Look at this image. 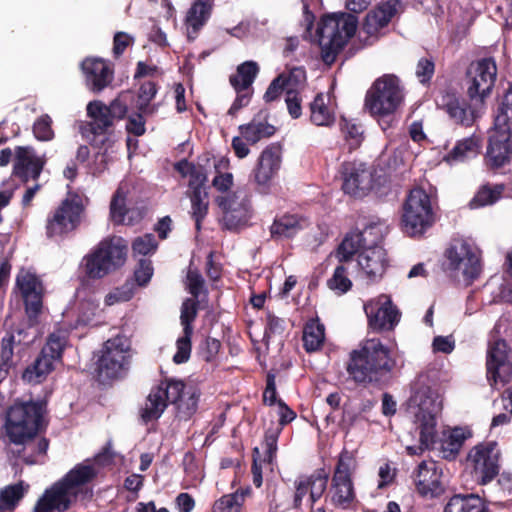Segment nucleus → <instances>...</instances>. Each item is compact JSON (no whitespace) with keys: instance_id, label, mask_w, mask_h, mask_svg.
Wrapping results in <instances>:
<instances>
[{"instance_id":"nucleus-1","label":"nucleus","mask_w":512,"mask_h":512,"mask_svg":"<svg viewBox=\"0 0 512 512\" xmlns=\"http://www.w3.org/2000/svg\"><path fill=\"white\" fill-rule=\"evenodd\" d=\"M43 405L40 402H16L6 411L4 431L10 443L24 445L31 449V453L22 455L23 461L28 465L38 464L40 455H45L49 442L41 438L37 444L30 443L37 435L42 423ZM27 447L23 449L26 450ZM19 456L20 451L18 452Z\"/></svg>"},{"instance_id":"nucleus-2","label":"nucleus","mask_w":512,"mask_h":512,"mask_svg":"<svg viewBox=\"0 0 512 512\" xmlns=\"http://www.w3.org/2000/svg\"><path fill=\"white\" fill-rule=\"evenodd\" d=\"M396 367L390 348L379 338L362 341L350 352L347 372L358 384H386Z\"/></svg>"},{"instance_id":"nucleus-3","label":"nucleus","mask_w":512,"mask_h":512,"mask_svg":"<svg viewBox=\"0 0 512 512\" xmlns=\"http://www.w3.org/2000/svg\"><path fill=\"white\" fill-rule=\"evenodd\" d=\"M500 451L495 441L475 446L468 454V461L474 469L478 482L487 486L485 495L495 503H503L512 495V473L503 472L495 484L489 485L499 473Z\"/></svg>"},{"instance_id":"nucleus-4","label":"nucleus","mask_w":512,"mask_h":512,"mask_svg":"<svg viewBox=\"0 0 512 512\" xmlns=\"http://www.w3.org/2000/svg\"><path fill=\"white\" fill-rule=\"evenodd\" d=\"M408 405L414 410V424L421 427L422 442L425 445L431 443L436 418L442 410V399L436 383L428 374H419L412 382Z\"/></svg>"},{"instance_id":"nucleus-5","label":"nucleus","mask_w":512,"mask_h":512,"mask_svg":"<svg viewBox=\"0 0 512 512\" xmlns=\"http://www.w3.org/2000/svg\"><path fill=\"white\" fill-rule=\"evenodd\" d=\"M512 82L506 90L494 117V127L488 138L485 161L489 168L498 169L512 158Z\"/></svg>"},{"instance_id":"nucleus-6","label":"nucleus","mask_w":512,"mask_h":512,"mask_svg":"<svg viewBox=\"0 0 512 512\" xmlns=\"http://www.w3.org/2000/svg\"><path fill=\"white\" fill-rule=\"evenodd\" d=\"M96 477L92 465L77 464L64 477L47 488L38 499L34 512H65L71 506V490L91 482Z\"/></svg>"},{"instance_id":"nucleus-7","label":"nucleus","mask_w":512,"mask_h":512,"mask_svg":"<svg viewBox=\"0 0 512 512\" xmlns=\"http://www.w3.org/2000/svg\"><path fill=\"white\" fill-rule=\"evenodd\" d=\"M357 19L351 14L340 13L325 15L317 25L316 34L321 46V58L332 65L347 41L354 36Z\"/></svg>"},{"instance_id":"nucleus-8","label":"nucleus","mask_w":512,"mask_h":512,"mask_svg":"<svg viewBox=\"0 0 512 512\" xmlns=\"http://www.w3.org/2000/svg\"><path fill=\"white\" fill-rule=\"evenodd\" d=\"M436 221L430 195L421 187L410 190L402 214V230L409 236H421Z\"/></svg>"},{"instance_id":"nucleus-9","label":"nucleus","mask_w":512,"mask_h":512,"mask_svg":"<svg viewBox=\"0 0 512 512\" xmlns=\"http://www.w3.org/2000/svg\"><path fill=\"white\" fill-rule=\"evenodd\" d=\"M402 101L399 78L385 74L377 78L367 91L365 107L373 116H388L396 112Z\"/></svg>"},{"instance_id":"nucleus-10","label":"nucleus","mask_w":512,"mask_h":512,"mask_svg":"<svg viewBox=\"0 0 512 512\" xmlns=\"http://www.w3.org/2000/svg\"><path fill=\"white\" fill-rule=\"evenodd\" d=\"M129 349V341L124 336H116L103 344L95 369L100 382L126 375L130 364Z\"/></svg>"},{"instance_id":"nucleus-11","label":"nucleus","mask_w":512,"mask_h":512,"mask_svg":"<svg viewBox=\"0 0 512 512\" xmlns=\"http://www.w3.org/2000/svg\"><path fill=\"white\" fill-rule=\"evenodd\" d=\"M384 223H370L363 231L347 233L337 248L335 256H384L386 251L382 246Z\"/></svg>"},{"instance_id":"nucleus-12","label":"nucleus","mask_w":512,"mask_h":512,"mask_svg":"<svg viewBox=\"0 0 512 512\" xmlns=\"http://www.w3.org/2000/svg\"><path fill=\"white\" fill-rule=\"evenodd\" d=\"M185 384L182 380L166 378L154 386L148 394L145 405L141 409V419L144 423L158 420L168 404H176L185 394Z\"/></svg>"},{"instance_id":"nucleus-13","label":"nucleus","mask_w":512,"mask_h":512,"mask_svg":"<svg viewBox=\"0 0 512 512\" xmlns=\"http://www.w3.org/2000/svg\"><path fill=\"white\" fill-rule=\"evenodd\" d=\"M84 211L82 196L76 192H68L67 197L47 218L46 235L53 238L72 232L80 225Z\"/></svg>"},{"instance_id":"nucleus-14","label":"nucleus","mask_w":512,"mask_h":512,"mask_svg":"<svg viewBox=\"0 0 512 512\" xmlns=\"http://www.w3.org/2000/svg\"><path fill=\"white\" fill-rule=\"evenodd\" d=\"M496 76L497 66L492 57L471 62L465 77L469 99L483 104L495 85Z\"/></svg>"},{"instance_id":"nucleus-15","label":"nucleus","mask_w":512,"mask_h":512,"mask_svg":"<svg viewBox=\"0 0 512 512\" xmlns=\"http://www.w3.org/2000/svg\"><path fill=\"white\" fill-rule=\"evenodd\" d=\"M216 204L222 212L223 225L228 230H238L248 225L252 216L249 194L244 189H237L225 196H217Z\"/></svg>"},{"instance_id":"nucleus-16","label":"nucleus","mask_w":512,"mask_h":512,"mask_svg":"<svg viewBox=\"0 0 512 512\" xmlns=\"http://www.w3.org/2000/svg\"><path fill=\"white\" fill-rule=\"evenodd\" d=\"M487 379L491 385L508 384L512 379V349L505 340L490 343L487 350Z\"/></svg>"},{"instance_id":"nucleus-17","label":"nucleus","mask_w":512,"mask_h":512,"mask_svg":"<svg viewBox=\"0 0 512 512\" xmlns=\"http://www.w3.org/2000/svg\"><path fill=\"white\" fill-rule=\"evenodd\" d=\"M238 130L240 135L233 137L231 145L236 157L239 159L249 155L250 149L248 144L255 145L276 133V127L268 123L267 119L261 120L257 117H254L249 123L240 125Z\"/></svg>"},{"instance_id":"nucleus-18","label":"nucleus","mask_w":512,"mask_h":512,"mask_svg":"<svg viewBox=\"0 0 512 512\" xmlns=\"http://www.w3.org/2000/svg\"><path fill=\"white\" fill-rule=\"evenodd\" d=\"M342 190L355 198L366 196L373 187V174L365 163L347 161L341 165Z\"/></svg>"},{"instance_id":"nucleus-19","label":"nucleus","mask_w":512,"mask_h":512,"mask_svg":"<svg viewBox=\"0 0 512 512\" xmlns=\"http://www.w3.org/2000/svg\"><path fill=\"white\" fill-rule=\"evenodd\" d=\"M282 146L279 143H271L260 154L257 166L254 170V180L259 191L266 193L271 181L278 174L281 167Z\"/></svg>"},{"instance_id":"nucleus-20","label":"nucleus","mask_w":512,"mask_h":512,"mask_svg":"<svg viewBox=\"0 0 512 512\" xmlns=\"http://www.w3.org/2000/svg\"><path fill=\"white\" fill-rule=\"evenodd\" d=\"M16 285L24 301L25 312L29 320H36L42 311V284L38 277L30 272L21 271L16 278Z\"/></svg>"},{"instance_id":"nucleus-21","label":"nucleus","mask_w":512,"mask_h":512,"mask_svg":"<svg viewBox=\"0 0 512 512\" xmlns=\"http://www.w3.org/2000/svg\"><path fill=\"white\" fill-rule=\"evenodd\" d=\"M438 105L456 125L471 127L478 118L476 109L452 90L442 92Z\"/></svg>"},{"instance_id":"nucleus-22","label":"nucleus","mask_w":512,"mask_h":512,"mask_svg":"<svg viewBox=\"0 0 512 512\" xmlns=\"http://www.w3.org/2000/svg\"><path fill=\"white\" fill-rule=\"evenodd\" d=\"M86 86L93 93H100L114 80V69L109 61L87 57L81 63Z\"/></svg>"},{"instance_id":"nucleus-23","label":"nucleus","mask_w":512,"mask_h":512,"mask_svg":"<svg viewBox=\"0 0 512 512\" xmlns=\"http://www.w3.org/2000/svg\"><path fill=\"white\" fill-rule=\"evenodd\" d=\"M45 160L35 154L29 146H17L13 164V175L23 183L37 180L44 168Z\"/></svg>"},{"instance_id":"nucleus-24","label":"nucleus","mask_w":512,"mask_h":512,"mask_svg":"<svg viewBox=\"0 0 512 512\" xmlns=\"http://www.w3.org/2000/svg\"><path fill=\"white\" fill-rule=\"evenodd\" d=\"M481 258H446L442 263L448 277L465 286L471 285L482 272Z\"/></svg>"},{"instance_id":"nucleus-25","label":"nucleus","mask_w":512,"mask_h":512,"mask_svg":"<svg viewBox=\"0 0 512 512\" xmlns=\"http://www.w3.org/2000/svg\"><path fill=\"white\" fill-rule=\"evenodd\" d=\"M413 477L417 492L423 497L435 498L444 492L441 472L438 471L434 462L428 464L422 461Z\"/></svg>"},{"instance_id":"nucleus-26","label":"nucleus","mask_w":512,"mask_h":512,"mask_svg":"<svg viewBox=\"0 0 512 512\" xmlns=\"http://www.w3.org/2000/svg\"><path fill=\"white\" fill-rule=\"evenodd\" d=\"M369 327L374 331L392 330L400 320V312L387 298L380 306L365 305Z\"/></svg>"},{"instance_id":"nucleus-27","label":"nucleus","mask_w":512,"mask_h":512,"mask_svg":"<svg viewBox=\"0 0 512 512\" xmlns=\"http://www.w3.org/2000/svg\"><path fill=\"white\" fill-rule=\"evenodd\" d=\"M87 116L91 119L82 127V135L89 138V134H109L114 131L115 121L109 114L106 104L100 100H94L88 103Z\"/></svg>"},{"instance_id":"nucleus-28","label":"nucleus","mask_w":512,"mask_h":512,"mask_svg":"<svg viewBox=\"0 0 512 512\" xmlns=\"http://www.w3.org/2000/svg\"><path fill=\"white\" fill-rule=\"evenodd\" d=\"M399 0H388L381 2L377 7L369 11L362 25V32L367 35L366 39L377 36L378 32L386 27L397 12Z\"/></svg>"},{"instance_id":"nucleus-29","label":"nucleus","mask_w":512,"mask_h":512,"mask_svg":"<svg viewBox=\"0 0 512 512\" xmlns=\"http://www.w3.org/2000/svg\"><path fill=\"white\" fill-rule=\"evenodd\" d=\"M214 0H193L185 17V25L188 30V37L195 36L208 22L212 15Z\"/></svg>"},{"instance_id":"nucleus-30","label":"nucleus","mask_w":512,"mask_h":512,"mask_svg":"<svg viewBox=\"0 0 512 512\" xmlns=\"http://www.w3.org/2000/svg\"><path fill=\"white\" fill-rule=\"evenodd\" d=\"M308 226V220L297 214H283L276 216L271 227V237L278 238H291L298 231Z\"/></svg>"},{"instance_id":"nucleus-31","label":"nucleus","mask_w":512,"mask_h":512,"mask_svg":"<svg viewBox=\"0 0 512 512\" xmlns=\"http://www.w3.org/2000/svg\"><path fill=\"white\" fill-rule=\"evenodd\" d=\"M126 258H86L85 276L100 279L124 265Z\"/></svg>"},{"instance_id":"nucleus-32","label":"nucleus","mask_w":512,"mask_h":512,"mask_svg":"<svg viewBox=\"0 0 512 512\" xmlns=\"http://www.w3.org/2000/svg\"><path fill=\"white\" fill-rule=\"evenodd\" d=\"M444 512H487V507L478 495L455 494L449 499Z\"/></svg>"},{"instance_id":"nucleus-33","label":"nucleus","mask_w":512,"mask_h":512,"mask_svg":"<svg viewBox=\"0 0 512 512\" xmlns=\"http://www.w3.org/2000/svg\"><path fill=\"white\" fill-rule=\"evenodd\" d=\"M23 330H17L16 333H7L1 340V352H0V383L4 381L9 370L13 367V354L14 347L16 344L21 343V335Z\"/></svg>"},{"instance_id":"nucleus-34","label":"nucleus","mask_w":512,"mask_h":512,"mask_svg":"<svg viewBox=\"0 0 512 512\" xmlns=\"http://www.w3.org/2000/svg\"><path fill=\"white\" fill-rule=\"evenodd\" d=\"M130 213H134V210L126 206V193L118 188L110 202V219L114 225H133L135 220Z\"/></svg>"},{"instance_id":"nucleus-35","label":"nucleus","mask_w":512,"mask_h":512,"mask_svg":"<svg viewBox=\"0 0 512 512\" xmlns=\"http://www.w3.org/2000/svg\"><path fill=\"white\" fill-rule=\"evenodd\" d=\"M504 191V184L485 183L478 188L474 197L470 200L468 206L471 209L491 206L502 198Z\"/></svg>"},{"instance_id":"nucleus-36","label":"nucleus","mask_w":512,"mask_h":512,"mask_svg":"<svg viewBox=\"0 0 512 512\" xmlns=\"http://www.w3.org/2000/svg\"><path fill=\"white\" fill-rule=\"evenodd\" d=\"M470 437H472V432L469 428H453L447 437L442 440L441 449L443 457L448 460L455 459L459 454L465 440Z\"/></svg>"},{"instance_id":"nucleus-37","label":"nucleus","mask_w":512,"mask_h":512,"mask_svg":"<svg viewBox=\"0 0 512 512\" xmlns=\"http://www.w3.org/2000/svg\"><path fill=\"white\" fill-rule=\"evenodd\" d=\"M480 148L479 139L471 136L457 141L451 151L444 157L449 164L463 162L471 157H475Z\"/></svg>"},{"instance_id":"nucleus-38","label":"nucleus","mask_w":512,"mask_h":512,"mask_svg":"<svg viewBox=\"0 0 512 512\" xmlns=\"http://www.w3.org/2000/svg\"><path fill=\"white\" fill-rule=\"evenodd\" d=\"M29 485L23 481L5 486L0 490V512H12L23 499Z\"/></svg>"},{"instance_id":"nucleus-39","label":"nucleus","mask_w":512,"mask_h":512,"mask_svg":"<svg viewBox=\"0 0 512 512\" xmlns=\"http://www.w3.org/2000/svg\"><path fill=\"white\" fill-rule=\"evenodd\" d=\"M54 361L39 353L35 361L26 367L22 374L23 381L27 383H41L54 369Z\"/></svg>"},{"instance_id":"nucleus-40","label":"nucleus","mask_w":512,"mask_h":512,"mask_svg":"<svg viewBox=\"0 0 512 512\" xmlns=\"http://www.w3.org/2000/svg\"><path fill=\"white\" fill-rule=\"evenodd\" d=\"M128 242L121 236H108L86 256H127Z\"/></svg>"},{"instance_id":"nucleus-41","label":"nucleus","mask_w":512,"mask_h":512,"mask_svg":"<svg viewBox=\"0 0 512 512\" xmlns=\"http://www.w3.org/2000/svg\"><path fill=\"white\" fill-rule=\"evenodd\" d=\"M258 73V64L254 61H246L237 67L236 74L231 75L229 81L234 89L251 90Z\"/></svg>"},{"instance_id":"nucleus-42","label":"nucleus","mask_w":512,"mask_h":512,"mask_svg":"<svg viewBox=\"0 0 512 512\" xmlns=\"http://www.w3.org/2000/svg\"><path fill=\"white\" fill-rule=\"evenodd\" d=\"M332 501L341 508H348L355 499L352 479H332Z\"/></svg>"},{"instance_id":"nucleus-43","label":"nucleus","mask_w":512,"mask_h":512,"mask_svg":"<svg viewBox=\"0 0 512 512\" xmlns=\"http://www.w3.org/2000/svg\"><path fill=\"white\" fill-rule=\"evenodd\" d=\"M325 339L324 325L318 321L307 323L303 331V346L307 352H314L321 348Z\"/></svg>"},{"instance_id":"nucleus-44","label":"nucleus","mask_w":512,"mask_h":512,"mask_svg":"<svg viewBox=\"0 0 512 512\" xmlns=\"http://www.w3.org/2000/svg\"><path fill=\"white\" fill-rule=\"evenodd\" d=\"M310 120L317 126H329L334 122V116L325 104L323 93H318L310 103Z\"/></svg>"},{"instance_id":"nucleus-45","label":"nucleus","mask_w":512,"mask_h":512,"mask_svg":"<svg viewBox=\"0 0 512 512\" xmlns=\"http://www.w3.org/2000/svg\"><path fill=\"white\" fill-rule=\"evenodd\" d=\"M185 287L191 294L192 298L195 299H199L201 293H204L205 295L208 294L205 287V280L199 269L194 265L193 258L191 259L187 269Z\"/></svg>"},{"instance_id":"nucleus-46","label":"nucleus","mask_w":512,"mask_h":512,"mask_svg":"<svg viewBox=\"0 0 512 512\" xmlns=\"http://www.w3.org/2000/svg\"><path fill=\"white\" fill-rule=\"evenodd\" d=\"M341 261L353 260L354 258H339ZM358 266L365 272L367 277L375 281L380 279L387 267L385 258H355Z\"/></svg>"},{"instance_id":"nucleus-47","label":"nucleus","mask_w":512,"mask_h":512,"mask_svg":"<svg viewBox=\"0 0 512 512\" xmlns=\"http://www.w3.org/2000/svg\"><path fill=\"white\" fill-rule=\"evenodd\" d=\"M189 198L191 201V217L195 221V226L197 230L201 228V222L206 217L208 213V193H200L199 191H191L189 193Z\"/></svg>"},{"instance_id":"nucleus-48","label":"nucleus","mask_w":512,"mask_h":512,"mask_svg":"<svg viewBox=\"0 0 512 512\" xmlns=\"http://www.w3.org/2000/svg\"><path fill=\"white\" fill-rule=\"evenodd\" d=\"M67 339L60 332L51 333L40 353L56 362L61 360Z\"/></svg>"},{"instance_id":"nucleus-49","label":"nucleus","mask_w":512,"mask_h":512,"mask_svg":"<svg viewBox=\"0 0 512 512\" xmlns=\"http://www.w3.org/2000/svg\"><path fill=\"white\" fill-rule=\"evenodd\" d=\"M132 101L133 96L130 91H121L115 99L109 104H106V108L109 110V114L115 122L127 117L129 104Z\"/></svg>"},{"instance_id":"nucleus-50","label":"nucleus","mask_w":512,"mask_h":512,"mask_svg":"<svg viewBox=\"0 0 512 512\" xmlns=\"http://www.w3.org/2000/svg\"><path fill=\"white\" fill-rule=\"evenodd\" d=\"M481 253L471 238H454L444 256H478Z\"/></svg>"},{"instance_id":"nucleus-51","label":"nucleus","mask_w":512,"mask_h":512,"mask_svg":"<svg viewBox=\"0 0 512 512\" xmlns=\"http://www.w3.org/2000/svg\"><path fill=\"white\" fill-rule=\"evenodd\" d=\"M199 309V300L195 298H186L181 305L180 321L183 326L184 334H193V322L197 317Z\"/></svg>"},{"instance_id":"nucleus-52","label":"nucleus","mask_w":512,"mask_h":512,"mask_svg":"<svg viewBox=\"0 0 512 512\" xmlns=\"http://www.w3.org/2000/svg\"><path fill=\"white\" fill-rule=\"evenodd\" d=\"M131 247L135 255H153L158 249V241L153 233H146L136 237L132 241Z\"/></svg>"},{"instance_id":"nucleus-53","label":"nucleus","mask_w":512,"mask_h":512,"mask_svg":"<svg viewBox=\"0 0 512 512\" xmlns=\"http://www.w3.org/2000/svg\"><path fill=\"white\" fill-rule=\"evenodd\" d=\"M309 481L310 495L309 500L311 505L318 501L327 488L328 475L324 470H318L310 476H306Z\"/></svg>"},{"instance_id":"nucleus-54","label":"nucleus","mask_w":512,"mask_h":512,"mask_svg":"<svg viewBox=\"0 0 512 512\" xmlns=\"http://www.w3.org/2000/svg\"><path fill=\"white\" fill-rule=\"evenodd\" d=\"M135 290L134 281L127 279L123 285L105 296V304L111 306L119 302L129 301L134 296Z\"/></svg>"},{"instance_id":"nucleus-55","label":"nucleus","mask_w":512,"mask_h":512,"mask_svg":"<svg viewBox=\"0 0 512 512\" xmlns=\"http://www.w3.org/2000/svg\"><path fill=\"white\" fill-rule=\"evenodd\" d=\"M341 130L349 146V151L356 150L361 145L364 138L361 126L344 119Z\"/></svg>"},{"instance_id":"nucleus-56","label":"nucleus","mask_w":512,"mask_h":512,"mask_svg":"<svg viewBox=\"0 0 512 512\" xmlns=\"http://www.w3.org/2000/svg\"><path fill=\"white\" fill-rule=\"evenodd\" d=\"M327 286L339 294H344L351 289L352 282L347 277V271L343 265L335 268L332 277L327 281Z\"/></svg>"},{"instance_id":"nucleus-57","label":"nucleus","mask_w":512,"mask_h":512,"mask_svg":"<svg viewBox=\"0 0 512 512\" xmlns=\"http://www.w3.org/2000/svg\"><path fill=\"white\" fill-rule=\"evenodd\" d=\"M154 273V268L150 258H140L137 267L134 270L133 280L135 287H145L150 282Z\"/></svg>"},{"instance_id":"nucleus-58","label":"nucleus","mask_w":512,"mask_h":512,"mask_svg":"<svg viewBox=\"0 0 512 512\" xmlns=\"http://www.w3.org/2000/svg\"><path fill=\"white\" fill-rule=\"evenodd\" d=\"M228 164V160L225 159H220L214 164L217 174L212 181V185L217 191L228 192L233 185V174L221 172V169L226 168Z\"/></svg>"},{"instance_id":"nucleus-59","label":"nucleus","mask_w":512,"mask_h":512,"mask_svg":"<svg viewBox=\"0 0 512 512\" xmlns=\"http://www.w3.org/2000/svg\"><path fill=\"white\" fill-rule=\"evenodd\" d=\"M243 499V494L224 495L215 502L213 512H240Z\"/></svg>"},{"instance_id":"nucleus-60","label":"nucleus","mask_w":512,"mask_h":512,"mask_svg":"<svg viewBox=\"0 0 512 512\" xmlns=\"http://www.w3.org/2000/svg\"><path fill=\"white\" fill-rule=\"evenodd\" d=\"M354 464V457L352 452L343 449L339 454L337 465L335 467L333 480L338 479H351V470Z\"/></svg>"},{"instance_id":"nucleus-61","label":"nucleus","mask_w":512,"mask_h":512,"mask_svg":"<svg viewBox=\"0 0 512 512\" xmlns=\"http://www.w3.org/2000/svg\"><path fill=\"white\" fill-rule=\"evenodd\" d=\"M281 433V427H271L266 430L264 435L265 457L264 462L271 464L276 457L278 438Z\"/></svg>"},{"instance_id":"nucleus-62","label":"nucleus","mask_w":512,"mask_h":512,"mask_svg":"<svg viewBox=\"0 0 512 512\" xmlns=\"http://www.w3.org/2000/svg\"><path fill=\"white\" fill-rule=\"evenodd\" d=\"M435 73V63L432 57H422L416 65V77L423 85H428Z\"/></svg>"},{"instance_id":"nucleus-63","label":"nucleus","mask_w":512,"mask_h":512,"mask_svg":"<svg viewBox=\"0 0 512 512\" xmlns=\"http://www.w3.org/2000/svg\"><path fill=\"white\" fill-rule=\"evenodd\" d=\"M279 75L284 76L287 91L290 89L299 91L306 82V71L303 67H293L288 73H280Z\"/></svg>"},{"instance_id":"nucleus-64","label":"nucleus","mask_w":512,"mask_h":512,"mask_svg":"<svg viewBox=\"0 0 512 512\" xmlns=\"http://www.w3.org/2000/svg\"><path fill=\"white\" fill-rule=\"evenodd\" d=\"M52 120L47 114L38 118L33 125V133L40 141H49L54 137L51 127Z\"/></svg>"}]
</instances>
